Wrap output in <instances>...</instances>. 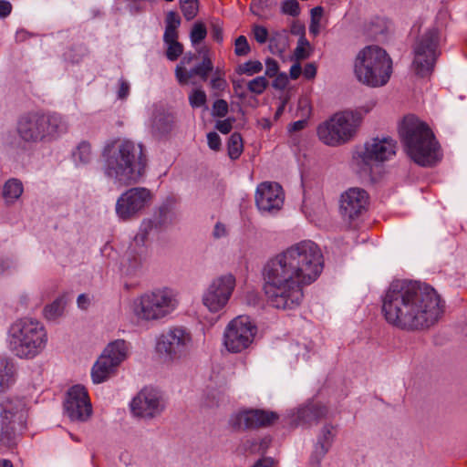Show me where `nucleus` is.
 <instances>
[{
    "label": "nucleus",
    "mask_w": 467,
    "mask_h": 467,
    "mask_svg": "<svg viewBox=\"0 0 467 467\" xmlns=\"http://www.w3.org/2000/svg\"><path fill=\"white\" fill-rule=\"evenodd\" d=\"M265 74L269 78H274L277 75L279 66L276 60L274 58H267L265 61Z\"/></svg>",
    "instance_id": "nucleus-47"
},
{
    "label": "nucleus",
    "mask_w": 467,
    "mask_h": 467,
    "mask_svg": "<svg viewBox=\"0 0 467 467\" xmlns=\"http://www.w3.org/2000/svg\"><path fill=\"white\" fill-rule=\"evenodd\" d=\"M88 302L87 296L85 294H81L78 297V305L80 308L86 309V304Z\"/></svg>",
    "instance_id": "nucleus-61"
},
{
    "label": "nucleus",
    "mask_w": 467,
    "mask_h": 467,
    "mask_svg": "<svg viewBox=\"0 0 467 467\" xmlns=\"http://www.w3.org/2000/svg\"><path fill=\"white\" fill-rule=\"evenodd\" d=\"M195 58H196V56L194 54H187L182 58V60L178 66H182V67H186V66L190 65L192 63V61Z\"/></svg>",
    "instance_id": "nucleus-60"
},
{
    "label": "nucleus",
    "mask_w": 467,
    "mask_h": 467,
    "mask_svg": "<svg viewBox=\"0 0 467 467\" xmlns=\"http://www.w3.org/2000/svg\"><path fill=\"white\" fill-rule=\"evenodd\" d=\"M369 206V194L364 189L352 187L345 191L339 201V211L344 221L352 223L362 217Z\"/></svg>",
    "instance_id": "nucleus-16"
},
{
    "label": "nucleus",
    "mask_w": 467,
    "mask_h": 467,
    "mask_svg": "<svg viewBox=\"0 0 467 467\" xmlns=\"http://www.w3.org/2000/svg\"><path fill=\"white\" fill-rule=\"evenodd\" d=\"M323 16V8L321 6H317L311 10V21L319 22Z\"/></svg>",
    "instance_id": "nucleus-56"
},
{
    "label": "nucleus",
    "mask_w": 467,
    "mask_h": 467,
    "mask_svg": "<svg viewBox=\"0 0 467 467\" xmlns=\"http://www.w3.org/2000/svg\"><path fill=\"white\" fill-rule=\"evenodd\" d=\"M211 36L212 38L222 43L223 40V25L219 21H214L211 24Z\"/></svg>",
    "instance_id": "nucleus-46"
},
{
    "label": "nucleus",
    "mask_w": 467,
    "mask_h": 467,
    "mask_svg": "<svg viewBox=\"0 0 467 467\" xmlns=\"http://www.w3.org/2000/svg\"><path fill=\"white\" fill-rule=\"evenodd\" d=\"M209 147L213 150H219L221 148V138L216 132H210L207 135Z\"/></svg>",
    "instance_id": "nucleus-49"
},
{
    "label": "nucleus",
    "mask_w": 467,
    "mask_h": 467,
    "mask_svg": "<svg viewBox=\"0 0 467 467\" xmlns=\"http://www.w3.org/2000/svg\"><path fill=\"white\" fill-rule=\"evenodd\" d=\"M306 124H307V121L306 119L295 121L293 124H291V126L289 128V131H291V132L299 131V130L305 129Z\"/></svg>",
    "instance_id": "nucleus-57"
},
{
    "label": "nucleus",
    "mask_w": 467,
    "mask_h": 467,
    "mask_svg": "<svg viewBox=\"0 0 467 467\" xmlns=\"http://www.w3.org/2000/svg\"><path fill=\"white\" fill-rule=\"evenodd\" d=\"M254 38L259 44H265L269 39V32L266 27L260 25H254L252 27Z\"/></svg>",
    "instance_id": "nucleus-40"
},
{
    "label": "nucleus",
    "mask_w": 467,
    "mask_h": 467,
    "mask_svg": "<svg viewBox=\"0 0 467 467\" xmlns=\"http://www.w3.org/2000/svg\"><path fill=\"white\" fill-rule=\"evenodd\" d=\"M12 8L9 1L0 0V18L7 17L11 14Z\"/></svg>",
    "instance_id": "nucleus-53"
},
{
    "label": "nucleus",
    "mask_w": 467,
    "mask_h": 467,
    "mask_svg": "<svg viewBox=\"0 0 467 467\" xmlns=\"http://www.w3.org/2000/svg\"><path fill=\"white\" fill-rule=\"evenodd\" d=\"M282 12L285 15L296 16L300 13L299 4L296 0H285L282 4Z\"/></svg>",
    "instance_id": "nucleus-42"
},
{
    "label": "nucleus",
    "mask_w": 467,
    "mask_h": 467,
    "mask_svg": "<svg viewBox=\"0 0 467 467\" xmlns=\"http://www.w3.org/2000/svg\"><path fill=\"white\" fill-rule=\"evenodd\" d=\"M23 192V185L16 179L8 180L3 190V197L6 202H13L20 197Z\"/></svg>",
    "instance_id": "nucleus-26"
},
{
    "label": "nucleus",
    "mask_w": 467,
    "mask_h": 467,
    "mask_svg": "<svg viewBox=\"0 0 467 467\" xmlns=\"http://www.w3.org/2000/svg\"><path fill=\"white\" fill-rule=\"evenodd\" d=\"M128 354L129 347L125 340L118 339L109 343L92 367L93 383L99 384L114 377Z\"/></svg>",
    "instance_id": "nucleus-11"
},
{
    "label": "nucleus",
    "mask_w": 467,
    "mask_h": 467,
    "mask_svg": "<svg viewBox=\"0 0 467 467\" xmlns=\"http://www.w3.org/2000/svg\"><path fill=\"white\" fill-rule=\"evenodd\" d=\"M67 128V120L58 113L29 112L19 118L16 132L23 141L36 143L57 139Z\"/></svg>",
    "instance_id": "nucleus-6"
},
{
    "label": "nucleus",
    "mask_w": 467,
    "mask_h": 467,
    "mask_svg": "<svg viewBox=\"0 0 467 467\" xmlns=\"http://www.w3.org/2000/svg\"><path fill=\"white\" fill-rule=\"evenodd\" d=\"M269 48L273 54L282 53L286 47V37L285 33L274 32L269 36Z\"/></svg>",
    "instance_id": "nucleus-30"
},
{
    "label": "nucleus",
    "mask_w": 467,
    "mask_h": 467,
    "mask_svg": "<svg viewBox=\"0 0 467 467\" xmlns=\"http://www.w3.org/2000/svg\"><path fill=\"white\" fill-rule=\"evenodd\" d=\"M181 10L186 20L193 19L198 14L197 0H180Z\"/></svg>",
    "instance_id": "nucleus-33"
},
{
    "label": "nucleus",
    "mask_w": 467,
    "mask_h": 467,
    "mask_svg": "<svg viewBox=\"0 0 467 467\" xmlns=\"http://www.w3.org/2000/svg\"><path fill=\"white\" fill-rule=\"evenodd\" d=\"M301 74H302V67H301L300 63L297 61L296 63L292 65L290 71H289V75L292 79L296 80L300 77Z\"/></svg>",
    "instance_id": "nucleus-55"
},
{
    "label": "nucleus",
    "mask_w": 467,
    "mask_h": 467,
    "mask_svg": "<svg viewBox=\"0 0 467 467\" xmlns=\"http://www.w3.org/2000/svg\"><path fill=\"white\" fill-rule=\"evenodd\" d=\"M235 285V277L232 274L213 279L202 296L203 305L211 312H219L228 304Z\"/></svg>",
    "instance_id": "nucleus-14"
},
{
    "label": "nucleus",
    "mask_w": 467,
    "mask_h": 467,
    "mask_svg": "<svg viewBox=\"0 0 467 467\" xmlns=\"http://www.w3.org/2000/svg\"><path fill=\"white\" fill-rule=\"evenodd\" d=\"M207 36V30L202 23H196L191 31V41L192 45L201 43Z\"/></svg>",
    "instance_id": "nucleus-37"
},
{
    "label": "nucleus",
    "mask_w": 467,
    "mask_h": 467,
    "mask_svg": "<svg viewBox=\"0 0 467 467\" xmlns=\"http://www.w3.org/2000/svg\"><path fill=\"white\" fill-rule=\"evenodd\" d=\"M210 86L212 89L215 91H224L228 87L225 79V73L223 70L217 68L211 79Z\"/></svg>",
    "instance_id": "nucleus-34"
},
{
    "label": "nucleus",
    "mask_w": 467,
    "mask_h": 467,
    "mask_svg": "<svg viewBox=\"0 0 467 467\" xmlns=\"http://www.w3.org/2000/svg\"><path fill=\"white\" fill-rule=\"evenodd\" d=\"M206 93L200 88L193 89L189 95V103L192 108H201L206 105Z\"/></svg>",
    "instance_id": "nucleus-36"
},
{
    "label": "nucleus",
    "mask_w": 467,
    "mask_h": 467,
    "mask_svg": "<svg viewBox=\"0 0 467 467\" xmlns=\"http://www.w3.org/2000/svg\"><path fill=\"white\" fill-rule=\"evenodd\" d=\"M254 467H273L272 462L268 459L260 460Z\"/></svg>",
    "instance_id": "nucleus-63"
},
{
    "label": "nucleus",
    "mask_w": 467,
    "mask_h": 467,
    "mask_svg": "<svg viewBox=\"0 0 467 467\" xmlns=\"http://www.w3.org/2000/svg\"><path fill=\"white\" fill-rule=\"evenodd\" d=\"M354 72L358 79L370 87L386 85L392 74V60L383 48L368 46L358 54Z\"/></svg>",
    "instance_id": "nucleus-7"
},
{
    "label": "nucleus",
    "mask_w": 467,
    "mask_h": 467,
    "mask_svg": "<svg viewBox=\"0 0 467 467\" xmlns=\"http://www.w3.org/2000/svg\"><path fill=\"white\" fill-rule=\"evenodd\" d=\"M441 311V298L436 291L413 281L391 283L382 300V314L386 321L407 331L431 327Z\"/></svg>",
    "instance_id": "nucleus-2"
},
{
    "label": "nucleus",
    "mask_w": 467,
    "mask_h": 467,
    "mask_svg": "<svg viewBox=\"0 0 467 467\" xmlns=\"http://www.w3.org/2000/svg\"><path fill=\"white\" fill-rule=\"evenodd\" d=\"M31 35L26 30H18L16 34V42H24L27 40Z\"/></svg>",
    "instance_id": "nucleus-59"
},
{
    "label": "nucleus",
    "mask_w": 467,
    "mask_h": 467,
    "mask_svg": "<svg viewBox=\"0 0 467 467\" xmlns=\"http://www.w3.org/2000/svg\"><path fill=\"white\" fill-rule=\"evenodd\" d=\"M135 13H140L147 10L149 5H151L156 0H131Z\"/></svg>",
    "instance_id": "nucleus-50"
},
{
    "label": "nucleus",
    "mask_w": 467,
    "mask_h": 467,
    "mask_svg": "<svg viewBox=\"0 0 467 467\" xmlns=\"http://www.w3.org/2000/svg\"><path fill=\"white\" fill-rule=\"evenodd\" d=\"M251 47L244 36H239L234 42V53L238 57H244L250 53Z\"/></svg>",
    "instance_id": "nucleus-38"
},
{
    "label": "nucleus",
    "mask_w": 467,
    "mask_h": 467,
    "mask_svg": "<svg viewBox=\"0 0 467 467\" xmlns=\"http://www.w3.org/2000/svg\"><path fill=\"white\" fill-rule=\"evenodd\" d=\"M302 74L306 79H313L317 75V67L314 63H308L302 70Z\"/></svg>",
    "instance_id": "nucleus-52"
},
{
    "label": "nucleus",
    "mask_w": 467,
    "mask_h": 467,
    "mask_svg": "<svg viewBox=\"0 0 467 467\" xmlns=\"http://www.w3.org/2000/svg\"><path fill=\"white\" fill-rule=\"evenodd\" d=\"M129 263L128 265H124L123 267L125 268V272L127 274H131L133 271H135L139 266L141 265L142 264V258L141 256L140 255L139 257H132V258H130L129 257Z\"/></svg>",
    "instance_id": "nucleus-48"
},
{
    "label": "nucleus",
    "mask_w": 467,
    "mask_h": 467,
    "mask_svg": "<svg viewBox=\"0 0 467 467\" xmlns=\"http://www.w3.org/2000/svg\"><path fill=\"white\" fill-rule=\"evenodd\" d=\"M0 467H13L12 463L8 460L0 461Z\"/></svg>",
    "instance_id": "nucleus-64"
},
{
    "label": "nucleus",
    "mask_w": 467,
    "mask_h": 467,
    "mask_svg": "<svg viewBox=\"0 0 467 467\" xmlns=\"http://www.w3.org/2000/svg\"><path fill=\"white\" fill-rule=\"evenodd\" d=\"M324 266L323 254L310 240L298 242L271 258L264 268V293L267 303L278 309L300 306L303 288L314 283Z\"/></svg>",
    "instance_id": "nucleus-1"
},
{
    "label": "nucleus",
    "mask_w": 467,
    "mask_h": 467,
    "mask_svg": "<svg viewBox=\"0 0 467 467\" xmlns=\"http://www.w3.org/2000/svg\"><path fill=\"white\" fill-rule=\"evenodd\" d=\"M226 234V229L225 226L221 223H216L214 230H213V235L216 238L224 236Z\"/></svg>",
    "instance_id": "nucleus-58"
},
{
    "label": "nucleus",
    "mask_w": 467,
    "mask_h": 467,
    "mask_svg": "<svg viewBox=\"0 0 467 467\" xmlns=\"http://www.w3.org/2000/svg\"><path fill=\"white\" fill-rule=\"evenodd\" d=\"M72 156L77 165L86 164L88 161V144L85 141L79 143Z\"/></svg>",
    "instance_id": "nucleus-39"
},
{
    "label": "nucleus",
    "mask_w": 467,
    "mask_h": 467,
    "mask_svg": "<svg viewBox=\"0 0 467 467\" xmlns=\"http://www.w3.org/2000/svg\"><path fill=\"white\" fill-rule=\"evenodd\" d=\"M278 420V415L264 410H248L237 413L233 427L237 430L268 427Z\"/></svg>",
    "instance_id": "nucleus-21"
},
{
    "label": "nucleus",
    "mask_w": 467,
    "mask_h": 467,
    "mask_svg": "<svg viewBox=\"0 0 467 467\" xmlns=\"http://www.w3.org/2000/svg\"><path fill=\"white\" fill-rule=\"evenodd\" d=\"M270 6V0H252L250 9L253 14L262 16Z\"/></svg>",
    "instance_id": "nucleus-44"
},
{
    "label": "nucleus",
    "mask_w": 467,
    "mask_h": 467,
    "mask_svg": "<svg viewBox=\"0 0 467 467\" xmlns=\"http://www.w3.org/2000/svg\"><path fill=\"white\" fill-rule=\"evenodd\" d=\"M269 82L265 77H257L247 83V88L254 94L261 95L267 88Z\"/></svg>",
    "instance_id": "nucleus-35"
},
{
    "label": "nucleus",
    "mask_w": 467,
    "mask_h": 467,
    "mask_svg": "<svg viewBox=\"0 0 467 467\" xmlns=\"http://www.w3.org/2000/svg\"><path fill=\"white\" fill-rule=\"evenodd\" d=\"M399 133L408 155L415 163L431 167L441 161V148L433 132L415 116L403 119Z\"/></svg>",
    "instance_id": "nucleus-3"
},
{
    "label": "nucleus",
    "mask_w": 467,
    "mask_h": 467,
    "mask_svg": "<svg viewBox=\"0 0 467 467\" xmlns=\"http://www.w3.org/2000/svg\"><path fill=\"white\" fill-rule=\"evenodd\" d=\"M213 69V65L211 58L204 56L202 63L190 70L185 67L177 66L175 77L180 85L195 84L192 80L193 77L199 76L202 80L206 81Z\"/></svg>",
    "instance_id": "nucleus-23"
},
{
    "label": "nucleus",
    "mask_w": 467,
    "mask_h": 467,
    "mask_svg": "<svg viewBox=\"0 0 467 467\" xmlns=\"http://www.w3.org/2000/svg\"><path fill=\"white\" fill-rule=\"evenodd\" d=\"M47 341V336L44 326L31 317L16 320L8 329L9 348L19 358L36 357L45 348Z\"/></svg>",
    "instance_id": "nucleus-5"
},
{
    "label": "nucleus",
    "mask_w": 467,
    "mask_h": 467,
    "mask_svg": "<svg viewBox=\"0 0 467 467\" xmlns=\"http://www.w3.org/2000/svg\"><path fill=\"white\" fill-rule=\"evenodd\" d=\"M361 121L362 115L358 111L336 113L327 121L319 125L318 138L329 146L343 144L355 136Z\"/></svg>",
    "instance_id": "nucleus-9"
},
{
    "label": "nucleus",
    "mask_w": 467,
    "mask_h": 467,
    "mask_svg": "<svg viewBox=\"0 0 467 467\" xmlns=\"http://www.w3.org/2000/svg\"><path fill=\"white\" fill-rule=\"evenodd\" d=\"M228 113V103L224 99H217L213 105V115L223 118Z\"/></svg>",
    "instance_id": "nucleus-45"
},
{
    "label": "nucleus",
    "mask_w": 467,
    "mask_h": 467,
    "mask_svg": "<svg viewBox=\"0 0 467 467\" xmlns=\"http://www.w3.org/2000/svg\"><path fill=\"white\" fill-rule=\"evenodd\" d=\"M15 381V368L12 362L0 359V391L8 389Z\"/></svg>",
    "instance_id": "nucleus-24"
},
{
    "label": "nucleus",
    "mask_w": 467,
    "mask_h": 467,
    "mask_svg": "<svg viewBox=\"0 0 467 467\" xmlns=\"http://www.w3.org/2000/svg\"><path fill=\"white\" fill-rule=\"evenodd\" d=\"M441 33L432 28L425 33L414 47L413 66L417 75L425 77L434 68L436 60L441 54Z\"/></svg>",
    "instance_id": "nucleus-12"
},
{
    "label": "nucleus",
    "mask_w": 467,
    "mask_h": 467,
    "mask_svg": "<svg viewBox=\"0 0 467 467\" xmlns=\"http://www.w3.org/2000/svg\"><path fill=\"white\" fill-rule=\"evenodd\" d=\"M284 200L285 194L278 183L265 182L257 186L255 202L259 210L279 211L284 204Z\"/></svg>",
    "instance_id": "nucleus-20"
},
{
    "label": "nucleus",
    "mask_w": 467,
    "mask_h": 467,
    "mask_svg": "<svg viewBox=\"0 0 467 467\" xmlns=\"http://www.w3.org/2000/svg\"><path fill=\"white\" fill-rule=\"evenodd\" d=\"M151 197L146 188H131L118 199L116 213L124 221L131 219L150 203Z\"/></svg>",
    "instance_id": "nucleus-17"
},
{
    "label": "nucleus",
    "mask_w": 467,
    "mask_h": 467,
    "mask_svg": "<svg viewBox=\"0 0 467 467\" xmlns=\"http://www.w3.org/2000/svg\"><path fill=\"white\" fill-rule=\"evenodd\" d=\"M397 142L390 138H374L365 144L362 159L366 163L385 161L396 154Z\"/></svg>",
    "instance_id": "nucleus-22"
},
{
    "label": "nucleus",
    "mask_w": 467,
    "mask_h": 467,
    "mask_svg": "<svg viewBox=\"0 0 467 467\" xmlns=\"http://www.w3.org/2000/svg\"><path fill=\"white\" fill-rule=\"evenodd\" d=\"M192 337L182 327H172L161 335L157 341L156 350L171 360L184 357L189 350Z\"/></svg>",
    "instance_id": "nucleus-15"
},
{
    "label": "nucleus",
    "mask_w": 467,
    "mask_h": 467,
    "mask_svg": "<svg viewBox=\"0 0 467 467\" xmlns=\"http://www.w3.org/2000/svg\"><path fill=\"white\" fill-rule=\"evenodd\" d=\"M179 36H163L167 46L166 57L171 61L177 60L183 53V46L178 41Z\"/></svg>",
    "instance_id": "nucleus-27"
},
{
    "label": "nucleus",
    "mask_w": 467,
    "mask_h": 467,
    "mask_svg": "<svg viewBox=\"0 0 467 467\" xmlns=\"http://www.w3.org/2000/svg\"><path fill=\"white\" fill-rule=\"evenodd\" d=\"M177 306V296L171 289L156 288L134 300L133 313L139 319L156 321L172 313Z\"/></svg>",
    "instance_id": "nucleus-8"
},
{
    "label": "nucleus",
    "mask_w": 467,
    "mask_h": 467,
    "mask_svg": "<svg viewBox=\"0 0 467 467\" xmlns=\"http://www.w3.org/2000/svg\"><path fill=\"white\" fill-rule=\"evenodd\" d=\"M232 121L230 119L219 120L216 123V129L223 134L229 133L232 130Z\"/></svg>",
    "instance_id": "nucleus-54"
},
{
    "label": "nucleus",
    "mask_w": 467,
    "mask_h": 467,
    "mask_svg": "<svg viewBox=\"0 0 467 467\" xmlns=\"http://www.w3.org/2000/svg\"><path fill=\"white\" fill-rule=\"evenodd\" d=\"M130 94V84L125 79L119 80V86L118 89V98L119 99H125Z\"/></svg>",
    "instance_id": "nucleus-51"
},
{
    "label": "nucleus",
    "mask_w": 467,
    "mask_h": 467,
    "mask_svg": "<svg viewBox=\"0 0 467 467\" xmlns=\"http://www.w3.org/2000/svg\"><path fill=\"white\" fill-rule=\"evenodd\" d=\"M320 23L311 21L309 30L312 34L317 35L319 33Z\"/></svg>",
    "instance_id": "nucleus-62"
},
{
    "label": "nucleus",
    "mask_w": 467,
    "mask_h": 467,
    "mask_svg": "<svg viewBox=\"0 0 467 467\" xmlns=\"http://www.w3.org/2000/svg\"><path fill=\"white\" fill-rule=\"evenodd\" d=\"M257 333L256 326L247 316H238L226 327L223 344L232 353H240L248 348Z\"/></svg>",
    "instance_id": "nucleus-13"
},
{
    "label": "nucleus",
    "mask_w": 467,
    "mask_h": 467,
    "mask_svg": "<svg viewBox=\"0 0 467 467\" xmlns=\"http://www.w3.org/2000/svg\"><path fill=\"white\" fill-rule=\"evenodd\" d=\"M26 417L22 400L0 399V450L9 449L16 444L17 434L24 428Z\"/></svg>",
    "instance_id": "nucleus-10"
},
{
    "label": "nucleus",
    "mask_w": 467,
    "mask_h": 467,
    "mask_svg": "<svg viewBox=\"0 0 467 467\" xmlns=\"http://www.w3.org/2000/svg\"><path fill=\"white\" fill-rule=\"evenodd\" d=\"M66 305V296H59L45 307V317L48 320H57L64 314Z\"/></svg>",
    "instance_id": "nucleus-25"
},
{
    "label": "nucleus",
    "mask_w": 467,
    "mask_h": 467,
    "mask_svg": "<svg viewBox=\"0 0 467 467\" xmlns=\"http://www.w3.org/2000/svg\"><path fill=\"white\" fill-rule=\"evenodd\" d=\"M130 408L134 416L151 419L162 411L164 405L156 389L144 388L133 398Z\"/></svg>",
    "instance_id": "nucleus-18"
},
{
    "label": "nucleus",
    "mask_w": 467,
    "mask_h": 467,
    "mask_svg": "<svg viewBox=\"0 0 467 467\" xmlns=\"http://www.w3.org/2000/svg\"><path fill=\"white\" fill-rule=\"evenodd\" d=\"M263 70V65L258 60H249L237 68V73L241 75L253 76Z\"/></svg>",
    "instance_id": "nucleus-32"
},
{
    "label": "nucleus",
    "mask_w": 467,
    "mask_h": 467,
    "mask_svg": "<svg viewBox=\"0 0 467 467\" xmlns=\"http://www.w3.org/2000/svg\"><path fill=\"white\" fill-rule=\"evenodd\" d=\"M165 24L166 26L163 36H179L178 27L181 25V18L176 12L170 11L167 13Z\"/></svg>",
    "instance_id": "nucleus-29"
},
{
    "label": "nucleus",
    "mask_w": 467,
    "mask_h": 467,
    "mask_svg": "<svg viewBox=\"0 0 467 467\" xmlns=\"http://www.w3.org/2000/svg\"><path fill=\"white\" fill-rule=\"evenodd\" d=\"M64 410L71 420L85 421L88 418V389L77 384L68 389L64 401Z\"/></svg>",
    "instance_id": "nucleus-19"
},
{
    "label": "nucleus",
    "mask_w": 467,
    "mask_h": 467,
    "mask_svg": "<svg viewBox=\"0 0 467 467\" xmlns=\"http://www.w3.org/2000/svg\"><path fill=\"white\" fill-rule=\"evenodd\" d=\"M309 43L301 37L298 41L297 47L295 49L294 55L297 60L305 59L309 57L308 52Z\"/></svg>",
    "instance_id": "nucleus-41"
},
{
    "label": "nucleus",
    "mask_w": 467,
    "mask_h": 467,
    "mask_svg": "<svg viewBox=\"0 0 467 467\" xmlns=\"http://www.w3.org/2000/svg\"><path fill=\"white\" fill-rule=\"evenodd\" d=\"M228 155L232 160H237L244 150L243 139L237 132L233 133L227 143Z\"/></svg>",
    "instance_id": "nucleus-28"
},
{
    "label": "nucleus",
    "mask_w": 467,
    "mask_h": 467,
    "mask_svg": "<svg viewBox=\"0 0 467 467\" xmlns=\"http://www.w3.org/2000/svg\"><path fill=\"white\" fill-rule=\"evenodd\" d=\"M146 162L141 145L124 140L108 159L107 174L122 186L135 184L144 175Z\"/></svg>",
    "instance_id": "nucleus-4"
},
{
    "label": "nucleus",
    "mask_w": 467,
    "mask_h": 467,
    "mask_svg": "<svg viewBox=\"0 0 467 467\" xmlns=\"http://www.w3.org/2000/svg\"><path fill=\"white\" fill-rule=\"evenodd\" d=\"M152 228L151 222L143 223L142 226L140 229V232L134 237V244L135 245H143L147 239L149 231Z\"/></svg>",
    "instance_id": "nucleus-43"
},
{
    "label": "nucleus",
    "mask_w": 467,
    "mask_h": 467,
    "mask_svg": "<svg viewBox=\"0 0 467 467\" xmlns=\"http://www.w3.org/2000/svg\"><path fill=\"white\" fill-rule=\"evenodd\" d=\"M335 436V429L333 426L327 425L324 427L320 437L318 438L317 445L320 447V453L325 454L331 445L333 437Z\"/></svg>",
    "instance_id": "nucleus-31"
}]
</instances>
